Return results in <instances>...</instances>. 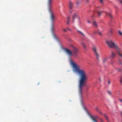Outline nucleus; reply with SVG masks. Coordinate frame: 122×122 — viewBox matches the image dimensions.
Instances as JSON below:
<instances>
[{"instance_id":"f257e3e1","label":"nucleus","mask_w":122,"mask_h":122,"mask_svg":"<svg viewBox=\"0 0 122 122\" xmlns=\"http://www.w3.org/2000/svg\"><path fill=\"white\" fill-rule=\"evenodd\" d=\"M70 64L73 68L74 71L77 72L80 76L79 86V94L81 97L82 96L83 87L85 84V81L87 80V77L85 71L83 70L80 69L79 66L77 65L72 60H70Z\"/></svg>"},{"instance_id":"f03ea898","label":"nucleus","mask_w":122,"mask_h":122,"mask_svg":"<svg viewBox=\"0 0 122 122\" xmlns=\"http://www.w3.org/2000/svg\"><path fill=\"white\" fill-rule=\"evenodd\" d=\"M107 45L110 48H115L117 50V53L118 55L122 57V51L119 49L118 46L116 44L114 43L111 40H109L106 41Z\"/></svg>"},{"instance_id":"7ed1b4c3","label":"nucleus","mask_w":122,"mask_h":122,"mask_svg":"<svg viewBox=\"0 0 122 122\" xmlns=\"http://www.w3.org/2000/svg\"><path fill=\"white\" fill-rule=\"evenodd\" d=\"M52 0H47V5L49 8V11L50 13V18L51 21L53 22L54 21L55 17L54 15L51 11L50 8L51 7V5Z\"/></svg>"},{"instance_id":"20e7f679","label":"nucleus","mask_w":122,"mask_h":122,"mask_svg":"<svg viewBox=\"0 0 122 122\" xmlns=\"http://www.w3.org/2000/svg\"><path fill=\"white\" fill-rule=\"evenodd\" d=\"M92 49L96 57L97 60L99 61V60L100 55L97 52V48L96 47L94 46L93 47Z\"/></svg>"},{"instance_id":"39448f33","label":"nucleus","mask_w":122,"mask_h":122,"mask_svg":"<svg viewBox=\"0 0 122 122\" xmlns=\"http://www.w3.org/2000/svg\"><path fill=\"white\" fill-rule=\"evenodd\" d=\"M71 47L73 53L75 56H76L77 53L78 51V49L73 46H72Z\"/></svg>"},{"instance_id":"423d86ee","label":"nucleus","mask_w":122,"mask_h":122,"mask_svg":"<svg viewBox=\"0 0 122 122\" xmlns=\"http://www.w3.org/2000/svg\"><path fill=\"white\" fill-rule=\"evenodd\" d=\"M72 18L73 22H74L75 20L77 18H79V17L76 13H74L72 15Z\"/></svg>"},{"instance_id":"0eeeda50","label":"nucleus","mask_w":122,"mask_h":122,"mask_svg":"<svg viewBox=\"0 0 122 122\" xmlns=\"http://www.w3.org/2000/svg\"><path fill=\"white\" fill-rule=\"evenodd\" d=\"M65 51L70 56H72V52L70 50L66 49H65Z\"/></svg>"},{"instance_id":"6e6552de","label":"nucleus","mask_w":122,"mask_h":122,"mask_svg":"<svg viewBox=\"0 0 122 122\" xmlns=\"http://www.w3.org/2000/svg\"><path fill=\"white\" fill-rule=\"evenodd\" d=\"M69 8L70 9H72L73 7V4L71 1H70L69 5Z\"/></svg>"},{"instance_id":"1a4fd4ad","label":"nucleus","mask_w":122,"mask_h":122,"mask_svg":"<svg viewBox=\"0 0 122 122\" xmlns=\"http://www.w3.org/2000/svg\"><path fill=\"white\" fill-rule=\"evenodd\" d=\"M97 33L98 34L102 36V34L99 30H98L97 31L95 30L93 32V34H96Z\"/></svg>"},{"instance_id":"9d476101","label":"nucleus","mask_w":122,"mask_h":122,"mask_svg":"<svg viewBox=\"0 0 122 122\" xmlns=\"http://www.w3.org/2000/svg\"><path fill=\"white\" fill-rule=\"evenodd\" d=\"M115 56V54L113 51L111 52V57L112 58H114Z\"/></svg>"},{"instance_id":"9b49d317","label":"nucleus","mask_w":122,"mask_h":122,"mask_svg":"<svg viewBox=\"0 0 122 122\" xmlns=\"http://www.w3.org/2000/svg\"><path fill=\"white\" fill-rule=\"evenodd\" d=\"M90 117L91 118L92 120L94 122H98L96 120V119L93 117L91 115H90Z\"/></svg>"},{"instance_id":"f8f14e48","label":"nucleus","mask_w":122,"mask_h":122,"mask_svg":"<svg viewBox=\"0 0 122 122\" xmlns=\"http://www.w3.org/2000/svg\"><path fill=\"white\" fill-rule=\"evenodd\" d=\"M67 23L66 24L68 25L70 22V19L69 16L67 18Z\"/></svg>"},{"instance_id":"ddd939ff","label":"nucleus","mask_w":122,"mask_h":122,"mask_svg":"<svg viewBox=\"0 0 122 122\" xmlns=\"http://www.w3.org/2000/svg\"><path fill=\"white\" fill-rule=\"evenodd\" d=\"M108 57H106L103 59V62L104 63H105L107 61V60L108 59Z\"/></svg>"},{"instance_id":"4468645a","label":"nucleus","mask_w":122,"mask_h":122,"mask_svg":"<svg viewBox=\"0 0 122 122\" xmlns=\"http://www.w3.org/2000/svg\"><path fill=\"white\" fill-rule=\"evenodd\" d=\"M107 93L110 96L112 95V92L110 90L107 91Z\"/></svg>"},{"instance_id":"2eb2a0df","label":"nucleus","mask_w":122,"mask_h":122,"mask_svg":"<svg viewBox=\"0 0 122 122\" xmlns=\"http://www.w3.org/2000/svg\"><path fill=\"white\" fill-rule=\"evenodd\" d=\"M95 27H97V23L95 21H94L92 24Z\"/></svg>"},{"instance_id":"dca6fc26","label":"nucleus","mask_w":122,"mask_h":122,"mask_svg":"<svg viewBox=\"0 0 122 122\" xmlns=\"http://www.w3.org/2000/svg\"><path fill=\"white\" fill-rule=\"evenodd\" d=\"M106 14L107 15H108V16L110 17L111 18H112V15L111 14H110V13H108V12H106Z\"/></svg>"},{"instance_id":"f3484780","label":"nucleus","mask_w":122,"mask_h":122,"mask_svg":"<svg viewBox=\"0 0 122 122\" xmlns=\"http://www.w3.org/2000/svg\"><path fill=\"white\" fill-rule=\"evenodd\" d=\"M77 31L79 33V34H81L83 36H84V34L82 32L79 30H77Z\"/></svg>"},{"instance_id":"a211bd4d","label":"nucleus","mask_w":122,"mask_h":122,"mask_svg":"<svg viewBox=\"0 0 122 122\" xmlns=\"http://www.w3.org/2000/svg\"><path fill=\"white\" fill-rule=\"evenodd\" d=\"M54 26L53 24H52L51 25V30L53 32H54Z\"/></svg>"},{"instance_id":"6ab92c4d","label":"nucleus","mask_w":122,"mask_h":122,"mask_svg":"<svg viewBox=\"0 0 122 122\" xmlns=\"http://www.w3.org/2000/svg\"><path fill=\"white\" fill-rule=\"evenodd\" d=\"M81 45L84 48H85L86 47V46L84 43L83 42H81Z\"/></svg>"},{"instance_id":"aec40b11","label":"nucleus","mask_w":122,"mask_h":122,"mask_svg":"<svg viewBox=\"0 0 122 122\" xmlns=\"http://www.w3.org/2000/svg\"><path fill=\"white\" fill-rule=\"evenodd\" d=\"M95 109L100 114H102L101 112L99 111V109L98 107H97Z\"/></svg>"},{"instance_id":"412c9836","label":"nucleus","mask_w":122,"mask_h":122,"mask_svg":"<svg viewBox=\"0 0 122 122\" xmlns=\"http://www.w3.org/2000/svg\"><path fill=\"white\" fill-rule=\"evenodd\" d=\"M102 13V12H101L100 11H99L97 12V14L99 16L101 15V13Z\"/></svg>"},{"instance_id":"4be33fe9","label":"nucleus","mask_w":122,"mask_h":122,"mask_svg":"<svg viewBox=\"0 0 122 122\" xmlns=\"http://www.w3.org/2000/svg\"><path fill=\"white\" fill-rule=\"evenodd\" d=\"M118 33L120 35L122 36V32L120 30L118 31Z\"/></svg>"},{"instance_id":"5701e85b","label":"nucleus","mask_w":122,"mask_h":122,"mask_svg":"<svg viewBox=\"0 0 122 122\" xmlns=\"http://www.w3.org/2000/svg\"><path fill=\"white\" fill-rule=\"evenodd\" d=\"M114 62V61H113L112 60L110 61V63L112 65L113 64Z\"/></svg>"},{"instance_id":"b1692460","label":"nucleus","mask_w":122,"mask_h":122,"mask_svg":"<svg viewBox=\"0 0 122 122\" xmlns=\"http://www.w3.org/2000/svg\"><path fill=\"white\" fill-rule=\"evenodd\" d=\"M109 33L111 34H112V29L110 30L109 31Z\"/></svg>"},{"instance_id":"393cba45","label":"nucleus","mask_w":122,"mask_h":122,"mask_svg":"<svg viewBox=\"0 0 122 122\" xmlns=\"http://www.w3.org/2000/svg\"><path fill=\"white\" fill-rule=\"evenodd\" d=\"M118 63L119 64H121V65L122 64V63H121V61L120 60H119L118 61Z\"/></svg>"},{"instance_id":"a878e982","label":"nucleus","mask_w":122,"mask_h":122,"mask_svg":"<svg viewBox=\"0 0 122 122\" xmlns=\"http://www.w3.org/2000/svg\"><path fill=\"white\" fill-rule=\"evenodd\" d=\"M63 31L65 32H66L67 31V30L66 29L64 28L63 29Z\"/></svg>"},{"instance_id":"bb28decb","label":"nucleus","mask_w":122,"mask_h":122,"mask_svg":"<svg viewBox=\"0 0 122 122\" xmlns=\"http://www.w3.org/2000/svg\"><path fill=\"white\" fill-rule=\"evenodd\" d=\"M120 81L121 83H122V77H121Z\"/></svg>"},{"instance_id":"cd10ccee","label":"nucleus","mask_w":122,"mask_h":122,"mask_svg":"<svg viewBox=\"0 0 122 122\" xmlns=\"http://www.w3.org/2000/svg\"><path fill=\"white\" fill-rule=\"evenodd\" d=\"M99 0V1H100V2L102 3L103 2V0Z\"/></svg>"},{"instance_id":"c85d7f7f","label":"nucleus","mask_w":122,"mask_h":122,"mask_svg":"<svg viewBox=\"0 0 122 122\" xmlns=\"http://www.w3.org/2000/svg\"><path fill=\"white\" fill-rule=\"evenodd\" d=\"M67 29L68 30L70 31H71V29L69 28L68 27H67Z\"/></svg>"},{"instance_id":"c756f323","label":"nucleus","mask_w":122,"mask_h":122,"mask_svg":"<svg viewBox=\"0 0 122 122\" xmlns=\"http://www.w3.org/2000/svg\"><path fill=\"white\" fill-rule=\"evenodd\" d=\"M119 100L121 102H122V99H119Z\"/></svg>"},{"instance_id":"7c9ffc66","label":"nucleus","mask_w":122,"mask_h":122,"mask_svg":"<svg viewBox=\"0 0 122 122\" xmlns=\"http://www.w3.org/2000/svg\"><path fill=\"white\" fill-rule=\"evenodd\" d=\"M120 1L121 3L122 4V0H120Z\"/></svg>"},{"instance_id":"2f4dec72","label":"nucleus","mask_w":122,"mask_h":122,"mask_svg":"<svg viewBox=\"0 0 122 122\" xmlns=\"http://www.w3.org/2000/svg\"><path fill=\"white\" fill-rule=\"evenodd\" d=\"M87 22L88 23H90V21H89V20L87 21Z\"/></svg>"},{"instance_id":"473e14b6","label":"nucleus","mask_w":122,"mask_h":122,"mask_svg":"<svg viewBox=\"0 0 122 122\" xmlns=\"http://www.w3.org/2000/svg\"><path fill=\"white\" fill-rule=\"evenodd\" d=\"M71 10H70V11H69V12H70V13H71Z\"/></svg>"},{"instance_id":"72a5a7b5","label":"nucleus","mask_w":122,"mask_h":122,"mask_svg":"<svg viewBox=\"0 0 122 122\" xmlns=\"http://www.w3.org/2000/svg\"><path fill=\"white\" fill-rule=\"evenodd\" d=\"M108 83H109V84H110V81H108Z\"/></svg>"},{"instance_id":"f704fd0d","label":"nucleus","mask_w":122,"mask_h":122,"mask_svg":"<svg viewBox=\"0 0 122 122\" xmlns=\"http://www.w3.org/2000/svg\"><path fill=\"white\" fill-rule=\"evenodd\" d=\"M121 70V69H119V71H120Z\"/></svg>"},{"instance_id":"c9c22d12","label":"nucleus","mask_w":122,"mask_h":122,"mask_svg":"<svg viewBox=\"0 0 122 122\" xmlns=\"http://www.w3.org/2000/svg\"><path fill=\"white\" fill-rule=\"evenodd\" d=\"M54 37H55V35H54Z\"/></svg>"},{"instance_id":"e433bc0d","label":"nucleus","mask_w":122,"mask_h":122,"mask_svg":"<svg viewBox=\"0 0 122 122\" xmlns=\"http://www.w3.org/2000/svg\"><path fill=\"white\" fill-rule=\"evenodd\" d=\"M84 108H85V109H86V108H85V107Z\"/></svg>"}]
</instances>
